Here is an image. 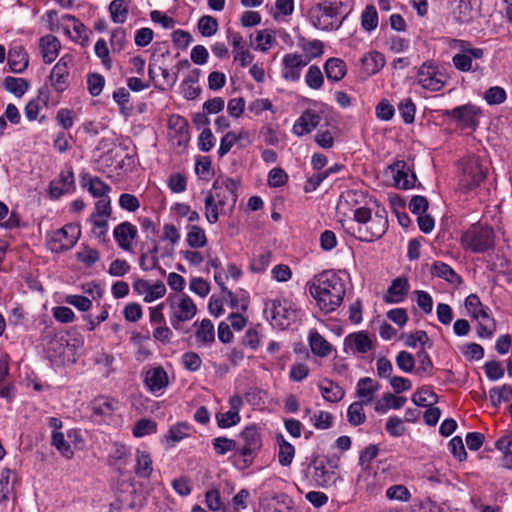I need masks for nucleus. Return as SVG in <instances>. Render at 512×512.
Wrapping results in <instances>:
<instances>
[{
	"label": "nucleus",
	"mask_w": 512,
	"mask_h": 512,
	"mask_svg": "<svg viewBox=\"0 0 512 512\" xmlns=\"http://www.w3.org/2000/svg\"><path fill=\"white\" fill-rule=\"evenodd\" d=\"M71 62L72 57L70 55H65L56 63L51 71L50 80L58 90H62L63 85L66 83V79L69 74L68 65Z\"/></svg>",
	"instance_id": "nucleus-29"
},
{
	"label": "nucleus",
	"mask_w": 512,
	"mask_h": 512,
	"mask_svg": "<svg viewBox=\"0 0 512 512\" xmlns=\"http://www.w3.org/2000/svg\"><path fill=\"white\" fill-rule=\"evenodd\" d=\"M75 183L74 173L71 167L61 171L59 178L53 180L49 185V194L51 198L58 199L65 193L73 190Z\"/></svg>",
	"instance_id": "nucleus-20"
},
{
	"label": "nucleus",
	"mask_w": 512,
	"mask_h": 512,
	"mask_svg": "<svg viewBox=\"0 0 512 512\" xmlns=\"http://www.w3.org/2000/svg\"><path fill=\"white\" fill-rule=\"evenodd\" d=\"M364 70L367 74L373 75L380 71L385 65V57L382 53L373 51L365 54L361 59Z\"/></svg>",
	"instance_id": "nucleus-36"
},
{
	"label": "nucleus",
	"mask_w": 512,
	"mask_h": 512,
	"mask_svg": "<svg viewBox=\"0 0 512 512\" xmlns=\"http://www.w3.org/2000/svg\"><path fill=\"white\" fill-rule=\"evenodd\" d=\"M94 51L97 57L101 59L103 66L106 69H111L112 60L110 57L109 48L107 42L104 39H98L94 45Z\"/></svg>",
	"instance_id": "nucleus-57"
},
{
	"label": "nucleus",
	"mask_w": 512,
	"mask_h": 512,
	"mask_svg": "<svg viewBox=\"0 0 512 512\" xmlns=\"http://www.w3.org/2000/svg\"><path fill=\"white\" fill-rule=\"evenodd\" d=\"M461 245L474 253H484L494 246V231L488 226L474 224L462 234Z\"/></svg>",
	"instance_id": "nucleus-4"
},
{
	"label": "nucleus",
	"mask_w": 512,
	"mask_h": 512,
	"mask_svg": "<svg viewBox=\"0 0 512 512\" xmlns=\"http://www.w3.org/2000/svg\"><path fill=\"white\" fill-rule=\"evenodd\" d=\"M52 445L67 459H71L74 452L60 431H52Z\"/></svg>",
	"instance_id": "nucleus-47"
},
{
	"label": "nucleus",
	"mask_w": 512,
	"mask_h": 512,
	"mask_svg": "<svg viewBox=\"0 0 512 512\" xmlns=\"http://www.w3.org/2000/svg\"><path fill=\"white\" fill-rule=\"evenodd\" d=\"M240 414L237 411H227L225 413H217L216 420L220 428H230L240 422Z\"/></svg>",
	"instance_id": "nucleus-60"
},
{
	"label": "nucleus",
	"mask_w": 512,
	"mask_h": 512,
	"mask_svg": "<svg viewBox=\"0 0 512 512\" xmlns=\"http://www.w3.org/2000/svg\"><path fill=\"white\" fill-rule=\"evenodd\" d=\"M475 0H459L456 7L453 9V18L461 23L467 24L473 21L478 16V9L474 7Z\"/></svg>",
	"instance_id": "nucleus-27"
},
{
	"label": "nucleus",
	"mask_w": 512,
	"mask_h": 512,
	"mask_svg": "<svg viewBox=\"0 0 512 512\" xmlns=\"http://www.w3.org/2000/svg\"><path fill=\"white\" fill-rule=\"evenodd\" d=\"M81 235L80 226L70 223L64 227L47 234L46 245L55 253L71 249Z\"/></svg>",
	"instance_id": "nucleus-6"
},
{
	"label": "nucleus",
	"mask_w": 512,
	"mask_h": 512,
	"mask_svg": "<svg viewBox=\"0 0 512 512\" xmlns=\"http://www.w3.org/2000/svg\"><path fill=\"white\" fill-rule=\"evenodd\" d=\"M440 113L443 117L454 119L456 124L462 128L475 130L479 125L478 118L481 111L473 104H465L453 109L441 110Z\"/></svg>",
	"instance_id": "nucleus-13"
},
{
	"label": "nucleus",
	"mask_w": 512,
	"mask_h": 512,
	"mask_svg": "<svg viewBox=\"0 0 512 512\" xmlns=\"http://www.w3.org/2000/svg\"><path fill=\"white\" fill-rule=\"evenodd\" d=\"M305 83L308 87L318 90L324 83V77L320 68L316 65H311L305 75Z\"/></svg>",
	"instance_id": "nucleus-49"
},
{
	"label": "nucleus",
	"mask_w": 512,
	"mask_h": 512,
	"mask_svg": "<svg viewBox=\"0 0 512 512\" xmlns=\"http://www.w3.org/2000/svg\"><path fill=\"white\" fill-rule=\"evenodd\" d=\"M361 25L365 31H372L378 26V13L374 5H367L361 14Z\"/></svg>",
	"instance_id": "nucleus-44"
},
{
	"label": "nucleus",
	"mask_w": 512,
	"mask_h": 512,
	"mask_svg": "<svg viewBox=\"0 0 512 512\" xmlns=\"http://www.w3.org/2000/svg\"><path fill=\"white\" fill-rule=\"evenodd\" d=\"M61 48L60 41L54 35L48 34L40 38L39 51L43 61L47 64L56 60Z\"/></svg>",
	"instance_id": "nucleus-24"
},
{
	"label": "nucleus",
	"mask_w": 512,
	"mask_h": 512,
	"mask_svg": "<svg viewBox=\"0 0 512 512\" xmlns=\"http://www.w3.org/2000/svg\"><path fill=\"white\" fill-rule=\"evenodd\" d=\"M137 235V227L127 221L120 223L113 230V237L116 243L124 251L132 250V243Z\"/></svg>",
	"instance_id": "nucleus-19"
},
{
	"label": "nucleus",
	"mask_w": 512,
	"mask_h": 512,
	"mask_svg": "<svg viewBox=\"0 0 512 512\" xmlns=\"http://www.w3.org/2000/svg\"><path fill=\"white\" fill-rule=\"evenodd\" d=\"M157 250L158 248L154 247V249L150 253H143L140 256L139 265L143 271H150L155 268H158L161 271V273H164V270L158 265L159 260L156 255Z\"/></svg>",
	"instance_id": "nucleus-53"
},
{
	"label": "nucleus",
	"mask_w": 512,
	"mask_h": 512,
	"mask_svg": "<svg viewBox=\"0 0 512 512\" xmlns=\"http://www.w3.org/2000/svg\"><path fill=\"white\" fill-rule=\"evenodd\" d=\"M205 216L209 223L213 224L218 221V202L211 196L209 193H207L205 200Z\"/></svg>",
	"instance_id": "nucleus-61"
},
{
	"label": "nucleus",
	"mask_w": 512,
	"mask_h": 512,
	"mask_svg": "<svg viewBox=\"0 0 512 512\" xmlns=\"http://www.w3.org/2000/svg\"><path fill=\"white\" fill-rule=\"evenodd\" d=\"M213 449L215 450L216 454L218 455H225L226 453L230 451H237L239 452V445L238 443L233 440L226 437H216L212 440Z\"/></svg>",
	"instance_id": "nucleus-46"
},
{
	"label": "nucleus",
	"mask_w": 512,
	"mask_h": 512,
	"mask_svg": "<svg viewBox=\"0 0 512 512\" xmlns=\"http://www.w3.org/2000/svg\"><path fill=\"white\" fill-rule=\"evenodd\" d=\"M432 274L446 280L450 284L458 285L461 277L446 263L437 261L432 266Z\"/></svg>",
	"instance_id": "nucleus-37"
},
{
	"label": "nucleus",
	"mask_w": 512,
	"mask_h": 512,
	"mask_svg": "<svg viewBox=\"0 0 512 512\" xmlns=\"http://www.w3.org/2000/svg\"><path fill=\"white\" fill-rule=\"evenodd\" d=\"M322 116L319 112L307 109L295 121L292 133L296 136H303L312 132L320 124Z\"/></svg>",
	"instance_id": "nucleus-17"
},
{
	"label": "nucleus",
	"mask_w": 512,
	"mask_h": 512,
	"mask_svg": "<svg viewBox=\"0 0 512 512\" xmlns=\"http://www.w3.org/2000/svg\"><path fill=\"white\" fill-rule=\"evenodd\" d=\"M417 406L430 407L438 402V396L428 387L418 389L412 396Z\"/></svg>",
	"instance_id": "nucleus-41"
},
{
	"label": "nucleus",
	"mask_w": 512,
	"mask_h": 512,
	"mask_svg": "<svg viewBox=\"0 0 512 512\" xmlns=\"http://www.w3.org/2000/svg\"><path fill=\"white\" fill-rule=\"evenodd\" d=\"M61 27L63 32L74 41H85L88 38L84 24L72 15L65 14L61 16Z\"/></svg>",
	"instance_id": "nucleus-22"
},
{
	"label": "nucleus",
	"mask_w": 512,
	"mask_h": 512,
	"mask_svg": "<svg viewBox=\"0 0 512 512\" xmlns=\"http://www.w3.org/2000/svg\"><path fill=\"white\" fill-rule=\"evenodd\" d=\"M265 313L269 314L273 325L285 329L297 317V311L286 299H274L266 303Z\"/></svg>",
	"instance_id": "nucleus-11"
},
{
	"label": "nucleus",
	"mask_w": 512,
	"mask_h": 512,
	"mask_svg": "<svg viewBox=\"0 0 512 512\" xmlns=\"http://www.w3.org/2000/svg\"><path fill=\"white\" fill-rule=\"evenodd\" d=\"M512 396V386L502 385L501 387H493L489 391V398L494 407L500 406L502 402H506Z\"/></svg>",
	"instance_id": "nucleus-45"
},
{
	"label": "nucleus",
	"mask_w": 512,
	"mask_h": 512,
	"mask_svg": "<svg viewBox=\"0 0 512 512\" xmlns=\"http://www.w3.org/2000/svg\"><path fill=\"white\" fill-rule=\"evenodd\" d=\"M271 263V252L264 251L252 259L250 263L251 271L255 273L264 272Z\"/></svg>",
	"instance_id": "nucleus-59"
},
{
	"label": "nucleus",
	"mask_w": 512,
	"mask_h": 512,
	"mask_svg": "<svg viewBox=\"0 0 512 512\" xmlns=\"http://www.w3.org/2000/svg\"><path fill=\"white\" fill-rule=\"evenodd\" d=\"M389 170L397 188L406 190L414 186L416 176L406 162L396 161L389 166Z\"/></svg>",
	"instance_id": "nucleus-16"
},
{
	"label": "nucleus",
	"mask_w": 512,
	"mask_h": 512,
	"mask_svg": "<svg viewBox=\"0 0 512 512\" xmlns=\"http://www.w3.org/2000/svg\"><path fill=\"white\" fill-rule=\"evenodd\" d=\"M310 19L314 27L330 31L338 29L342 25L344 17L335 15L333 8L324 1L311 9Z\"/></svg>",
	"instance_id": "nucleus-12"
},
{
	"label": "nucleus",
	"mask_w": 512,
	"mask_h": 512,
	"mask_svg": "<svg viewBox=\"0 0 512 512\" xmlns=\"http://www.w3.org/2000/svg\"><path fill=\"white\" fill-rule=\"evenodd\" d=\"M319 389L323 398L332 403L339 402L345 395L344 389L329 379H323L319 383Z\"/></svg>",
	"instance_id": "nucleus-33"
},
{
	"label": "nucleus",
	"mask_w": 512,
	"mask_h": 512,
	"mask_svg": "<svg viewBox=\"0 0 512 512\" xmlns=\"http://www.w3.org/2000/svg\"><path fill=\"white\" fill-rule=\"evenodd\" d=\"M324 71L328 80L332 82H339L345 77L347 66L342 59L332 57L326 60L324 64Z\"/></svg>",
	"instance_id": "nucleus-31"
},
{
	"label": "nucleus",
	"mask_w": 512,
	"mask_h": 512,
	"mask_svg": "<svg viewBox=\"0 0 512 512\" xmlns=\"http://www.w3.org/2000/svg\"><path fill=\"white\" fill-rule=\"evenodd\" d=\"M109 11L111 14V19L115 23H124L127 14L128 9L124 2V0H113L109 5Z\"/></svg>",
	"instance_id": "nucleus-51"
},
{
	"label": "nucleus",
	"mask_w": 512,
	"mask_h": 512,
	"mask_svg": "<svg viewBox=\"0 0 512 512\" xmlns=\"http://www.w3.org/2000/svg\"><path fill=\"white\" fill-rule=\"evenodd\" d=\"M277 440L279 444V463L282 466H288L294 458L295 448L282 435L278 436Z\"/></svg>",
	"instance_id": "nucleus-43"
},
{
	"label": "nucleus",
	"mask_w": 512,
	"mask_h": 512,
	"mask_svg": "<svg viewBox=\"0 0 512 512\" xmlns=\"http://www.w3.org/2000/svg\"><path fill=\"white\" fill-rule=\"evenodd\" d=\"M119 402L114 398L100 397L92 403L95 416L110 417L118 409Z\"/></svg>",
	"instance_id": "nucleus-34"
},
{
	"label": "nucleus",
	"mask_w": 512,
	"mask_h": 512,
	"mask_svg": "<svg viewBox=\"0 0 512 512\" xmlns=\"http://www.w3.org/2000/svg\"><path fill=\"white\" fill-rule=\"evenodd\" d=\"M134 472L139 478L144 479H148L152 475L153 460L148 451L137 449Z\"/></svg>",
	"instance_id": "nucleus-28"
},
{
	"label": "nucleus",
	"mask_w": 512,
	"mask_h": 512,
	"mask_svg": "<svg viewBox=\"0 0 512 512\" xmlns=\"http://www.w3.org/2000/svg\"><path fill=\"white\" fill-rule=\"evenodd\" d=\"M274 34L271 30L265 29L257 32L255 38V49L266 52L272 47L274 42Z\"/></svg>",
	"instance_id": "nucleus-54"
},
{
	"label": "nucleus",
	"mask_w": 512,
	"mask_h": 512,
	"mask_svg": "<svg viewBox=\"0 0 512 512\" xmlns=\"http://www.w3.org/2000/svg\"><path fill=\"white\" fill-rule=\"evenodd\" d=\"M239 185V180L218 177L213 183L212 190L208 193L213 196L221 208L227 206L229 209H232L237 202Z\"/></svg>",
	"instance_id": "nucleus-9"
},
{
	"label": "nucleus",
	"mask_w": 512,
	"mask_h": 512,
	"mask_svg": "<svg viewBox=\"0 0 512 512\" xmlns=\"http://www.w3.org/2000/svg\"><path fill=\"white\" fill-rule=\"evenodd\" d=\"M364 404L357 401L350 404L347 411L348 422L353 426H358L365 422L366 416L363 411Z\"/></svg>",
	"instance_id": "nucleus-52"
},
{
	"label": "nucleus",
	"mask_w": 512,
	"mask_h": 512,
	"mask_svg": "<svg viewBox=\"0 0 512 512\" xmlns=\"http://www.w3.org/2000/svg\"><path fill=\"white\" fill-rule=\"evenodd\" d=\"M7 215L8 207L0 202V227L11 229L20 225V218L16 213L12 212L8 218Z\"/></svg>",
	"instance_id": "nucleus-56"
},
{
	"label": "nucleus",
	"mask_w": 512,
	"mask_h": 512,
	"mask_svg": "<svg viewBox=\"0 0 512 512\" xmlns=\"http://www.w3.org/2000/svg\"><path fill=\"white\" fill-rule=\"evenodd\" d=\"M409 284L405 278H397L393 280L392 284L388 288L387 294L384 296L386 303H399L404 300V297L408 293Z\"/></svg>",
	"instance_id": "nucleus-30"
},
{
	"label": "nucleus",
	"mask_w": 512,
	"mask_h": 512,
	"mask_svg": "<svg viewBox=\"0 0 512 512\" xmlns=\"http://www.w3.org/2000/svg\"><path fill=\"white\" fill-rule=\"evenodd\" d=\"M263 512H289L291 499L286 494L265 493L260 499Z\"/></svg>",
	"instance_id": "nucleus-18"
},
{
	"label": "nucleus",
	"mask_w": 512,
	"mask_h": 512,
	"mask_svg": "<svg viewBox=\"0 0 512 512\" xmlns=\"http://www.w3.org/2000/svg\"><path fill=\"white\" fill-rule=\"evenodd\" d=\"M165 303L169 306L170 323L178 331H182L183 323L191 320L197 313L195 303L187 294H170Z\"/></svg>",
	"instance_id": "nucleus-3"
},
{
	"label": "nucleus",
	"mask_w": 512,
	"mask_h": 512,
	"mask_svg": "<svg viewBox=\"0 0 512 512\" xmlns=\"http://www.w3.org/2000/svg\"><path fill=\"white\" fill-rule=\"evenodd\" d=\"M29 81L23 78L8 76L4 79V87L17 97H21L29 89Z\"/></svg>",
	"instance_id": "nucleus-42"
},
{
	"label": "nucleus",
	"mask_w": 512,
	"mask_h": 512,
	"mask_svg": "<svg viewBox=\"0 0 512 512\" xmlns=\"http://www.w3.org/2000/svg\"><path fill=\"white\" fill-rule=\"evenodd\" d=\"M81 185L95 198L106 197L111 191V187L103 180L88 173L82 175Z\"/></svg>",
	"instance_id": "nucleus-26"
},
{
	"label": "nucleus",
	"mask_w": 512,
	"mask_h": 512,
	"mask_svg": "<svg viewBox=\"0 0 512 512\" xmlns=\"http://www.w3.org/2000/svg\"><path fill=\"white\" fill-rule=\"evenodd\" d=\"M199 347H207L215 341L214 325L209 319H203L195 332Z\"/></svg>",
	"instance_id": "nucleus-35"
},
{
	"label": "nucleus",
	"mask_w": 512,
	"mask_h": 512,
	"mask_svg": "<svg viewBox=\"0 0 512 512\" xmlns=\"http://www.w3.org/2000/svg\"><path fill=\"white\" fill-rule=\"evenodd\" d=\"M198 29L203 36L211 37L218 30V22L210 15L202 16L198 21Z\"/></svg>",
	"instance_id": "nucleus-55"
},
{
	"label": "nucleus",
	"mask_w": 512,
	"mask_h": 512,
	"mask_svg": "<svg viewBox=\"0 0 512 512\" xmlns=\"http://www.w3.org/2000/svg\"><path fill=\"white\" fill-rule=\"evenodd\" d=\"M190 427L187 423L181 422L173 425L168 432L167 441L177 443L189 435Z\"/></svg>",
	"instance_id": "nucleus-58"
},
{
	"label": "nucleus",
	"mask_w": 512,
	"mask_h": 512,
	"mask_svg": "<svg viewBox=\"0 0 512 512\" xmlns=\"http://www.w3.org/2000/svg\"><path fill=\"white\" fill-rule=\"evenodd\" d=\"M8 63L13 72H21L28 66L29 57L22 48L15 47L8 53Z\"/></svg>",
	"instance_id": "nucleus-38"
},
{
	"label": "nucleus",
	"mask_w": 512,
	"mask_h": 512,
	"mask_svg": "<svg viewBox=\"0 0 512 512\" xmlns=\"http://www.w3.org/2000/svg\"><path fill=\"white\" fill-rule=\"evenodd\" d=\"M448 44L451 49L459 50V52L453 56L452 62L455 68L462 72L473 70V60L481 59L484 55L482 48H473L470 43L465 40L450 39Z\"/></svg>",
	"instance_id": "nucleus-7"
},
{
	"label": "nucleus",
	"mask_w": 512,
	"mask_h": 512,
	"mask_svg": "<svg viewBox=\"0 0 512 512\" xmlns=\"http://www.w3.org/2000/svg\"><path fill=\"white\" fill-rule=\"evenodd\" d=\"M372 348L373 342L365 331L351 333L344 339L345 352L365 354Z\"/></svg>",
	"instance_id": "nucleus-21"
},
{
	"label": "nucleus",
	"mask_w": 512,
	"mask_h": 512,
	"mask_svg": "<svg viewBox=\"0 0 512 512\" xmlns=\"http://www.w3.org/2000/svg\"><path fill=\"white\" fill-rule=\"evenodd\" d=\"M181 363L188 371L195 372L201 367L202 360L196 352H186L181 357Z\"/></svg>",
	"instance_id": "nucleus-64"
},
{
	"label": "nucleus",
	"mask_w": 512,
	"mask_h": 512,
	"mask_svg": "<svg viewBox=\"0 0 512 512\" xmlns=\"http://www.w3.org/2000/svg\"><path fill=\"white\" fill-rule=\"evenodd\" d=\"M144 383L151 393L156 394L168 385V375L163 367H153L146 371Z\"/></svg>",
	"instance_id": "nucleus-23"
},
{
	"label": "nucleus",
	"mask_w": 512,
	"mask_h": 512,
	"mask_svg": "<svg viewBox=\"0 0 512 512\" xmlns=\"http://www.w3.org/2000/svg\"><path fill=\"white\" fill-rule=\"evenodd\" d=\"M39 346L44 356L52 362L65 363L71 361L74 347L68 343V339L62 333L56 332L53 327H46Z\"/></svg>",
	"instance_id": "nucleus-2"
},
{
	"label": "nucleus",
	"mask_w": 512,
	"mask_h": 512,
	"mask_svg": "<svg viewBox=\"0 0 512 512\" xmlns=\"http://www.w3.org/2000/svg\"><path fill=\"white\" fill-rule=\"evenodd\" d=\"M386 497L392 501L409 502L411 493L404 485H392L386 490Z\"/></svg>",
	"instance_id": "nucleus-50"
},
{
	"label": "nucleus",
	"mask_w": 512,
	"mask_h": 512,
	"mask_svg": "<svg viewBox=\"0 0 512 512\" xmlns=\"http://www.w3.org/2000/svg\"><path fill=\"white\" fill-rule=\"evenodd\" d=\"M309 292L324 313L335 311L345 296V284L333 271L327 270L314 276L309 283Z\"/></svg>",
	"instance_id": "nucleus-1"
},
{
	"label": "nucleus",
	"mask_w": 512,
	"mask_h": 512,
	"mask_svg": "<svg viewBox=\"0 0 512 512\" xmlns=\"http://www.w3.org/2000/svg\"><path fill=\"white\" fill-rule=\"evenodd\" d=\"M310 421L316 429L324 430L332 426L333 417L329 412L318 411L312 415Z\"/></svg>",
	"instance_id": "nucleus-62"
},
{
	"label": "nucleus",
	"mask_w": 512,
	"mask_h": 512,
	"mask_svg": "<svg viewBox=\"0 0 512 512\" xmlns=\"http://www.w3.org/2000/svg\"><path fill=\"white\" fill-rule=\"evenodd\" d=\"M311 351L320 357H326L332 350L331 344L324 339L317 331L311 332L309 336Z\"/></svg>",
	"instance_id": "nucleus-39"
},
{
	"label": "nucleus",
	"mask_w": 512,
	"mask_h": 512,
	"mask_svg": "<svg viewBox=\"0 0 512 512\" xmlns=\"http://www.w3.org/2000/svg\"><path fill=\"white\" fill-rule=\"evenodd\" d=\"M474 319L477 321V335L480 338H491L496 330V324L489 315V308L479 313Z\"/></svg>",
	"instance_id": "nucleus-32"
},
{
	"label": "nucleus",
	"mask_w": 512,
	"mask_h": 512,
	"mask_svg": "<svg viewBox=\"0 0 512 512\" xmlns=\"http://www.w3.org/2000/svg\"><path fill=\"white\" fill-rule=\"evenodd\" d=\"M309 63V59L297 53H289L282 60V77L287 81H297L301 70Z\"/></svg>",
	"instance_id": "nucleus-15"
},
{
	"label": "nucleus",
	"mask_w": 512,
	"mask_h": 512,
	"mask_svg": "<svg viewBox=\"0 0 512 512\" xmlns=\"http://www.w3.org/2000/svg\"><path fill=\"white\" fill-rule=\"evenodd\" d=\"M388 229V219L385 209L379 208L363 226H350L346 230L363 242H373L381 238Z\"/></svg>",
	"instance_id": "nucleus-5"
},
{
	"label": "nucleus",
	"mask_w": 512,
	"mask_h": 512,
	"mask_svg": "<svg viewBox=\"0 0 512 512\" xmlns=\"http://www.w3.org/2000/svg\"><path fill=\"white\" fill-rule=\"evenodd\" d=\"M465 308H466L468 314L472 318H475L479 313H482L488 307H485L481 303L479 297L476 294H470L465 299Z\"/></svg>",
	"instance_id": "nucleus-63"
},
{
	"label": "nucleus",
	"mask_w": 512,
	"mask_h": 512,
	"mask_svg": "<svg viewBox=\"0 0 512 512\" xmlns=\"http://www.w3.org/2000/svg\"><path fill=\"white\" fill-rule=\"evenodd\" d=\"M379 389V383L372 378H360L356 386V395L359 398L358 402L364 405H369L373 401L374 395Z\"/></svg>",
	"instance_id": "nucleus-25"
},
{
	"label": "nucleus",
	"mask_w": 512,
	"mask_h": 512,
	"mask_svg": "<svg viewBox=\"0 0 512 512\" xmlns=\"http://www.w3.org/2000/svg\"><path fill=\"white\" fill-rule=\"evenodd\" d=\"M186 242L193 249L204 247L207 244L205 231L197 225L190 226L186 235Z\"/></svg>",
	"instance_id": "nucleus-40"
},
{
	"label": "nucleus",
	"mask_w": 512,
	"mask_h": 512,
	"mask_svg": "<svg viewBox=\"0 0 512 512\" xmlns=\"http://www.w3.org/2000/svg\"><path fill=\"white\" fill-rule=\"evenodd\" d=\"M333 472H329L326 469L324 463H316L314 465L313 479L320 487H328L332 482Z\"/></svg>",
	"instance_id": "nucleus-48"
},
{
	"label": "nucleus",
	"mask_w": 512,
	"mask_h": 512,
	"mask_svg": "<svg viewBox=\"0 0 512 512\" xmlns=\"http://www.w3.org/2000/svg\"><path fill=\"white\" fill-rule=\"evenodd\" d=\"M416 83L425 90L438 92L445 86L446 76L436 63L426 61L417 70Z\"/></svg>",
	"instance_id": "nucleus-10"
},
{
	"label": "nucleus",
	"mask_w": 512,
	"mask_h": 512,
	"mask_svg": "<svg viewBox=\"0 0 512 512\" xmlns=\"http://www.w3.org/2000/svg\"><path fill=\"white\" fill-rule=\"evenodd\" d=\"M461 166L462 175L459 184L462 190H473L486 178L487 167L482 164L478 157L472 156L463 159Z\"/></svg>",
	"instance_id": "nucleus-8"
},
{
	"label": "nucleus",
	"mask_w": 512,
	"mask_h": 512,
	"mask_svg": "<svg viewBox=\"0 0 512 512\" xmlns=\"http://www.w3.org/2000/svg\"><path fill=\"white\" fill-rule=\"evenodd\" d=\"M243 444L239 446V453L245 457V461L251 462L262 446L259 429L256 426L246 427L239 435Z\"/></svg>",
	"instance_id": "nucleus-14"
}]
</instances>
